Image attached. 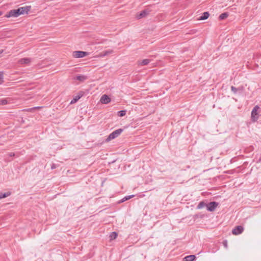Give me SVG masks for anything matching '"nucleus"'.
<instances>
[{
    "label": "nucleus",
    "instance_id": "1",
    "mask_svg": "<svg viewBox=\"0 0 261 261\" xmlns=\"http://www.w3.org/2000/svg\"><path fill=\"white\" fill-rule=\"evenodd\" d=\"M30 6H27L20 7L17 9L11 10L7 13L5 15V17L7 18L17 17L20 15L28 14V12L30 11Z\"/></svg>",
    "mask_w": 261,
    "mask_h": 261
},
{
    "label": "nucleus",
    "instance_id": "2",
    "mask_svg": "<svg viewBox=\"0 0 261 261\" xmlns=\"http://www.w3.org/2000/svg\"><path fill=\"white\" fill-rule=\"evenodd\" d=\"M123 131V129L122 128H119L118 129L114 130L109 135V136L106 139V142H108L111 141V140L115 139L116 138L118 137L121 134V133H122Z\"/></svg>",
    "mask_w": 261,
    "mask_h": 261
},
{
    "label": "nucleus",
    "instance_id": "3",
    "mask_svg": "<svg viewBox=\"0 0 261 261\" xmlns=\"http://www.w3.org/2000/svg\"><path fill=\"white\" fill-rule=\"evenodd\" d=\"M259 109L258 106H255L251 111V121L253 122H256L259 118V115L257 111Z\"/></svg>",
    "mask_w": 261,
    "mask_h": 261
},
{
    "label": "nucleus",
    "instance_id": "4",
    "mask_svg": "<svg viewBox=\"0 0 261 261\" xmlns=\"http://www.w3.org/2000/svg\"><path fill=\"white\" fill-rule=\"evenodd\" d=\"M89 55V53L83 51H74L72 53V56L75 58H83Z\"/></svg>",
    "mask_w": 261,
    "mask_h": 261
},
{
    "label": "nucleus",
    "instance_id": "5",
    "mask_svg": "<svg viewBox=\"0 0 261 261\" xmlns=\"http://www.w3.org/2000/svg\"><path fill=\"white\" fill-rule=\"evenodd\" d=\"M219 205V203L216 201L210 202L206 205V209L209 212H213L215 211L217 206Z\"/></svg>",
    "mask_w": 261,
    "mask_h": 261
},
{
    "label": "nucleus",
    "instance_id": "6",
    "mask_svg": "<svg viewBox=\"0 0 261 261\" xmlns=\"http://www.w3.org/2000/svg\"><path fill=\"white\" fill-rule=\"evenodd\" d=\"M244 228L241 225H238L235 227L232 230V233L235 235H238L243 232Z\"/></svg>",
    "mask_w": 261,
    "mask_h": 261
},
{
    "label": "nucleus",
    "instance_id": "7",
    "mask_svg": "<svg viewBox=\"0 0 261 261\" xmlns=\"http://www.w3.org/2000/svg\"><path fill=\"white\" fill-rule=\"evenodd\" d=\"M32 61V59L29 58H24L19 59L18 61V63L21 65H29Z\"/></svg>",
    "mask_w": 261,
    "mask_h": 261
},
{
    "label": "nucleus",
    "instance_id": "8",
    "mask_svg": "<svg viewBox=\"0 0 261 261\" xmlns=\"http://www.w3.org/2000/svg\"><path fill=\"white\" fill-rule=\"evenodd\" d=\"M231 89L234 93H241L243 92L244 88L243 86H240L238 88H236L234 86H231Z\"/></svg>",
    "mask_w": 261,
    "mask_h": 261
},
{
    "label": "nucleus",
    "instance_id": "9",
    "mask_svg": "<svg viewBox=\"0 0 261 261\" xmlns=\"http://www.w3.org/2000/svg\"><path fill=\"white\" fill-rule=\"evenodd\" d=\"M113 53V50H106L102 53H100L99 55L95 56V58H101L105 56H108L109 55H110Z\"/></svg>",
    "mask_w": 261,
    "mask_h": 261
},
{
    "label": "nucleus",
    "instance_id": "10",
    "mask_svg": "<svg viewBox=\"0 0 261 261\" xmlns=\"http://www.w3.org/2000/svg\"><path fill=\"white\" fill-rule=\"evenodd\" d=\"M149 14V11L147 10H144L141 12L139 14L136 16V18L138 19H141L143 17H146Z\"/></svg>",
    "mask_w": 261,
    "mask_h": 261
},
{
    "label": "nucleus",
    "instance_id": "11",
    "mask_svg": "<svg viewBox=\"0 0 261 261\" xmlns=\"http://www.w3.org/2000/svg\"><path fill=\"white\" fill-rule=\"evenodd\" d=\"M196 257L195 255H187L184 258V261H194L196 259Z\"/></svg>",
    "mask_w": 261,
    "mask_h": 261
},
{
    "label": "nucleus",
    "instance_id": "12",
    "mask_svg": "<svg viewBox=\"0 0 261 261\" xmlns=\"http://www.w3.org/2000/svg\"><path fill=\"white\" fill-rule=\"evenodd\" d=\"M87 96V92H84V91H80L79 92L77 95L75 96L74 98H81L82 97H86Z\"/></svg>",
    "mask_w": 261,
    "mask_h": 261
},
{
    "label": "nucleus",
    "instance_id": "13",
    "mask_svg": "<svg viewBox=\"0 0 261 261\" xmlns=\"http://www.w3.org/2000/svg\"><path fill=\"white\" fill-rule=\"evenodd\" d=\"M209 16H210V14H209L208 12H204L203 13L202 15L201 16H200L198 19V20H202L206 19L207 18H208Z\"/></svg>",
    "mask_w": 261,
    "mask_h": 261
},
{
    "label": "nucleus",
    "instance_id": "14",
    "mask_svg": "<svg viewBox=\"0 0 261 261\" xmlns=\"http://www.w3.org/2000/svg\"><path fill=\"white\" fill-rule=\"evenodd\" d=\"M150 62L149 59H144L142 61L138 62V65L141 66H144L147 65Z\"/></svg>",
    "mask_w": 261,
    "mask_h": 261
},
{
    "label": "nucleus",
    "instance_id": "15",
    "mask_svg": "<svg viewBox=\"0 0 261 261\" xmlns=\"http://www.w3.org/2000/svg\"><path fill=\"white\" fill-rule=\"evenodd\" d=\"M134 197V195H128V196H125L124 197H123L122 199H121V200H119V203H122L127 200H129L130 199V198H133Z\"/></svg>",
    "mask_w": 261,
    "mask_h": 261
},
{
    "label": "nucleus",
    "instance_id": "16",
    "mask_svg": "<svg viewBox=\"0 0 261 261\" xmlns=\"http://www.w3.org/2000/svg\"><path fill=\"white\" fill-rule=\"evenodd\" d=\"M111 99H100L99 102H98V105L100 102L102 104H108L110 102Z\"/></svg>",
    "mask_w": 261,
    "mask_h": 261
},
{
    "label": "nucleus",
    "instance_id": "17",
    "mask_svg": "<svg viewBox=\"0 0 261 261\" xmlns=\"http://www.w3.org/2000/svg\"><path fill=\"white\" fill-rule=\"evenodd\" d=\"M206 205L207 204H206L204 201H200L198 205L197 206V209H201L203 207H204V206H206Z\"/></svg>",
    "mask_w": 261,
    "mask_h": 261
},
{
    "label": "nucleus",
    "instance_id": "18",
    "mask_svg": "<svg viewBox=\"0 0 261 261\" xmlns=\"http://www.w3.org/2000/svg\"><path fill=\"white\" fill-rule=\"evenodd\" d=\"M117 236L118 234L116 232L113 231L111 232L110 235V240H113L114 239H115L117 238Z\"/></svg>",
    "mask_w": 261,
    "mask_h": 261
},
{
    "label": "nucleus",
    "instance_id": "19",
    "mask_svg": "<svg viewBox=\"0 0 261 261\" xmlns=\"http://www.w3.org/2000/svg\"><path fill=\"white\" fill-rule=\"evenodd\" d=\"M10 195V193L7 192V193H0V199L2 198H6L8 196H9Z\"/></svg>",
    "mask_w": 261,
    "mask_h": 261
},
{
    "label": "nucleus",
    "instance_id": "20",
    "mask_svg": "<svg viewBox=\"0 0 261 261\" xmlns=\"http://www.w3.org/2000/svg\"><path fill=\"white\" fill-rule=\"evenodd\" d=\"M126 114V110H121L117 112V115L119 117H123Z\"/></svg>",
    "mask_w": 261,
    "mask_h": 261
},
{
    "label": "nucleus",
    "instance_id": "21",
    "mask_svg": "<svg viewBox=\"0 0 261 261\" xmlns=\"http://www.w3.org/2000/svg\"><path fill=\"white\" fill-rule=\"evenodd\" d=\"M228 16V13H222V14L219 16V19H220V20H223V19H225L226 18H227Z\"/></svg>",
    "mask_w": 261,
    "mask_h": 261
},
{
    "label": "nucleus",
    "instance_id": "22",
    "mask_svg": "<svg viewBox=\"0 0 261 261\" xmlns=\"http://www.w3.org/2000/svg\"><path fill=\"white\" fill-rule=\"evenodd\" d=\"M203 217H204V215L200 214H195L193 216V218L195 219L198 218H202Z\"/></svg>",
    "mask_w": 261,
    "mask_h": 261
},
{
    "label": "nucleus",
    "instance_id": "23",
    "mask_svg": "<svg viewBox=\"0 0 261 261\" xmlns=\"http://www.w3.org/2000/svg\"><path fill=\"white\" fill-rule=\"evenodd\" d=\"M40 108H41L40 107H33V108H32L28 109H27L25 110L27 111L33 112L34 110H35L36 109H40Z\"/></svg>",
    "mask_w": 261,
    "mask_h": 261
},
{
    "label": "nucleus",
    "instance_id": "24",
    "mask_svg": "<svg viewBox=\"0 0 261 261\" xmlns=\"http://www.w3.org/2000/svg\"><path fill=\"white\" fill-rule=\"evenodd\" d=\"M8 101L6 99H3L0 101V105H5L7 104Z\"/></svg>",
    "mask_w": 261,
    "mask_h": 261
},
{
    "label": "nucleus",
    "instance_id": "25",
    "mask_svg": "<svg viewBox=\"0 0 261 261\" xmlns=\"http://www.w3.org/2000/svg\"><path fill=\"white\" fill-rule=\"evenodd\" d=\"M76 79L79 81H84L86 79V77L84 75H80L77 76Z\"/></svg>",
    "mask_w": 261,
    "mask_h": 261
},
{
    "label": "nucleus",
    "instance_id": "26",
    "mask_svg": "<svg viewBox=\"0 0 261 261\" xmlns=\"http://www.w3.org/2000/svg\"><path fill=\"white\" fill-rule=\"evenodd\" d=\"M3 72H0V84L3 83Z\"/></svg>",
    "mask_w": 261,
    "mask_h": 261
},
{
    "label": "nucleus",
    "instance_id": "27",
    "mask_svg": "<svg viewBox=\"0 0 261 261\" xmlns=\"http://www.w3.org/2000/svg\"><path fill=\"white\" fill-rule=\"evenodd\" d=\"M222 243H223V246H224L226 248H227L228 246H227V240H224V241H223Z\"/></svg>",
    "mask_w": 261,
    "mask_h": 261
},
{
    "label": "nucleus",
    "instance_id": "28",
    "mask_svg": "<svg viewBox=\"0 0 261 261\" xmlns=\"http://www.w3.org/2000/svg\"><path fill=\"white\" fill-rule=\"evenodd\" d=\"M79 99H72L70 101V104H73L76 103Z\"/></svg>",
    "mask_w": 261,
    "mask_h": 261
},
{
    "label": "nucleus",
    "instance_id": "29",
    "mask_svg": "<svg viewBox=\"0 0 261 261\" xmlns=\"http://www.w3.org/2000/svg\"><path fill=\"white\" fill-rule=\"evenodd\" d=\"M7 155L9 156V157H13L15 155V153L14 152H9Z\"/></svg>",
    "mask_w": 261,
    "mask_h": 261
},
{
    "label": "nucleus",
    "instance_id": "30",
    "mask_svg": "<svg viewBox=\"0 0 261 261\" xmlns=\"http://www.w3.org/2000/svg\"><path fill=\"white\" fill-rule=\"evenodd\" d=\"M101 98H109L108 96L106 94H103Z\"/></svg>",
    "mask_w": 261,
    "mask_h": 261
},
{
    "label": "nucleus",
    "instance_id": "31",
    "mask_svg": "<svg viewBox=\"0 0 261 261\" xmlns=\"http://www.w3.org/2000/svg\"><path fill=\"white\" fill-rule=\"evenodd\" d=\"M51 169H55L56 168V165L55 164H53L51 166Z\"/></svg>",
    "mask_w": 261,
    "mask_h": 261
},
{
    "label": "nucleus",
    "instance_id": "32",
    "mask_svg": "<svg viewBox=\"0 0 261 261\" xmlns=\"http://www.w3.org/2000/svg\"><path fill=\"white\" fill-rule=\"evenodd\" d=\"M7 161H8V162H10V161H12V160H9V159H7Z\"/></svg>",
    "mask_w": 261,
    "mask_h": 261
},
{
    "label": "nucleus",
    "instance_id": "33",
    "mask_svg": "<svg viewBox=\"0 0 261 261\" xmlns=\"http://www.w3.org/2000/svg\"><path fill=\"white\" fill-rule=\"evenodd\" d=\"M3 14V12L2 11H0V16Z\"/></svg>",
    "mask_w": 261,
    "mask_h": 261
},
{
    "label": "nucleus",
    "instance_id": "34",
    "mask_svg": "<svg viewBox=\"0 0 261 261\" xmlns=\"http://www.w3.org/2000/svg\"><path fill=\"white\" fill-rule=\"evenodd\" d=\"M87 92V94H88V92ZM87 97H89V96H88V95H87Z\"/></svg>",
    "mask_w": 261,
    "mask_h": 261
}]
</instances>
